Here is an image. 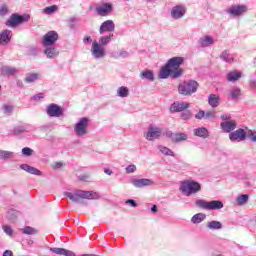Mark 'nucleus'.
<instances>
[{"mask_svg": "<svg viewBox=\"0 0 256 256\" xmlns=\"http://www.w3.org/2000/svg\"><path fill=\"white\" fill-rule=\"evenodd\" d=\"M185 63V58L183 57H172L167 63L161 68L158 77L159 79H179L183 75V69H181L182 64Z\"/></svg>", "mask_w": 256, "mask_h": 256, "instance_id": "obj_1", "label": "nucleus"}, {"mask_svg": "<svg viewBox=\"0 0 256 256\" xmlns=\"http://www.w3.org/2000/svg\"><path fill=\"white\" fill-rule=\"evenodd\" d=\"M66 197L73 203H83V199L89 201L101 199V195L95 191L75 190L73 192H65Z\"/></svg>", "mask_w": 256, "mask_h": 256, "instance_id": "obj_2", "label": "nucleus"}, {"mask_svg": "<svg viewBox=\"0 0 256 256\" xmlns=\"http://www.w3.org/2000/svg\"><path fill=\"white\" fill-rule=\"evenodd\" d=\"M179 191L185 197H191V195H196L201 191V184L195 180H184L180 183Z\"/></svg>", "mask_w": 256, "mask_h": 256, "instance_id": "obj_3", "label": "nucleus"}, {"mask_svg": "<svg viewBox=\"0 0 256 256\" xmlns=\"http://www.w3.org/2000/svg\"><path fill=\"white\" fill-rule=\"evenodd\" d=\"M196 207L198 209H204L205 211H217L219 209H223L224 205L220 200H212L207 202L204 199H199L195 201Z\"/></svg>", "mask_w": 256, "mask_h": 256, "instance_id": "obj_4", "label": "nucleus"}, {"mask_svg": "<svg viewBox=\"0 0 256 256\" xmlns=\"http://www.w3.org/2000/svg\"><path fill=\"white\" fill-rule=\"evenodd\" d=\"M30 19L31 15L29 14L19 15L17 13H14L6 21V27L15 29V27H19V25H23V23H29Z\"/></svg>", "mask_w": 256, "mask_h": 256, "instance_id": "obj_5", "label": "nucleus"}, {"mask_svg": "<svg viewBox=\"0 0 256 256\" xmlns=\"http://www.w3.org/2000/svg\"><path fill=\"white\" fill-rule=\"evenodd\" d=\"M197 89H199V83L195 80H189L178 86V93L184 96H191L193 93H197Z\"/></svg>", "mask_w": 256, "mask_h": 256, "instance_id": "obj_6", "label": "nucleus"}, {"mask_svg": "<svg viewBox=\"0 0 256 256\" xmlns=\"http://www.w3.org/2000/svg\"><path fill=\"white\" fill-rule=\"evenodd\" d=\"M89 127V118L82 117L79 121L74 125V133L76 137H85L89 133L87 128Z\"/></svg>", "mask_w": 256, "mask_h": 256, "instance_id": "obj_7", "label": "nucleus"}, {"mask_svg": "<svg viewBox=\"0 0 256 256\" xmlns=\"http://www.w3.org/2000/svg\"><path fill=\"white\" fill-rule=\"evenodd\" d=\"M59 41V34L57 31L51 30L48 31L42 38V45L44 47H51Z\"/></svg>", "mask_w": 256, "mask_h": 256, "instance_id": "obj_8", "label": "nucleus"}, {"mask_svg": "<svg viewBox=\"0 0 256 256\" xmlns=\"http://www.w3.org/2000/svg\"><path fill=\"white\" fill-rule=\"evenodd\" d=\"M162 133L163 132L160 127L150 125L147 132L144 133V137L147 141H155L161 137Z\"/></svg>", "mask_w": 256, "mask_h": 256, "instance_id": "obj_9", "label": "nucleus"}, {"mask_svg": "<svg viewBox=\"0 0 256 256\" xmlns=\"http://www.w3.org/2000/svg\"><path fill=\"white\" fill-rule=\"evenodd\" d=\"M91 55L94 59H103L107 55V52L105 51V47L100 46L97 44V40H94L92 42Z\"/></svg>", "mask_w": 256, "mask_h": 256, "instance_id": "obj_10", "label": "nucleus"}, {"mask_svg": "<svg viewBox=\"0 0 256 256\" xmlns=\"http://www.w3.org/2000/svg\"><path fill=\"white\" fill-rule=\"evenodd\" d=\"M63 113V108L55 103H51L46 107V114L48 117L59 118L62 117Z\"/></svg>", "mask_w": 256, "mask_h": 256, "instance_id": "obj_11", "label": "nucleus"}, {"mask_svg": "<svg viewBox=\"0 0 256 256\" xmlns=\"http://www.w3.org/2000/svg\"><path fill=\"white\" fill-rule=\"evenodd\" d=\"M229 139L232 143H241V141L247 139V132H245L243 128H239L238 130L229 133Z\"/></svg>", "mask_w": 256, "mask_h": 256, "instance_id": "obj_12", "label": "nucleus"}, {"mask_svg": "<svg viewBox=\"0 0 256 256\" xmlns=\"http://www.w3.org/2000/svg\"><path fill=\"white\" fill-rule=\"evenodd\" d=\"M131 185H133V187H136V189H143V187H151L152 185L155 184V182H153L152 179L149 178H132L130 180Z\"/></svg>", "mask_w": 256, "mask_h": 256, "instance_id": "obj_13", "label": "nucleus"}, {"mask_svg": "<svg viewBox=\"0 0 256 256\" xmlns=\"http://www.w3.org/2000/svg\"><path fill=\"white\" fill-rule=\"evenodd\" d=\"M248 8L246 5H232L227 9L228 15L232 17H241V15H245L247 13Z\"/></svg>", "mask_w": 256, "mask_h": 256, "instance_id": "obj_14", "label": "nucleus"}, {"mask_svg": "<svg viewBox=\"0 0 256 256\" xmlns=\"http://www.w3.org/2000/svg\"><path fill=\"white\" fill-rule=\"evenodd\" d=\"M185 13H187V7L184 5H176L172 7L170 15L173 19H183L185 17Z\"/></svg>", "mask_w": 256, "mask_h": 256, "instance_id": "obj_15", "label": "nucleus"}, {"mask_svg": "<svg viewBox=\"0 0 256 256\" xmlns=\"http://www.w3.org/2000/svg\"><path fill=\"white\" fill-rule=\"evenodd\" d=\"M96 13L100 15V17L111 15V13H113V4L107 2L102 3L100 6L96 7Z\"/></svg>", "mask_w": 256, "mask_h": 256, "instance_id": "obj_16", "label": "nucleus"}, {"mask_svg": "<svg viewBox=\"0 0 256 256\" xmlns=\"http://www.w3.org/2000/svg\"><path fill=\"white\" fill-rule=\"evenodd\" d=\"M189 107H191V103H189V102L176 101L171 104L170 113H181L182 111L189 109Z\"/></svg>", "mask_w": 256, "mask_h": 256, "instance_id": "obj_17", "label": "nucleus"}, {"mask_svg": "<svg viewBox=\"0 0 256 256\" xmlns=\"http://www.w3.org/2000/svg\"><path fill=\"white\" fill-rule=\"evenodd\" d=\"M113 31H115V22L113 20L104 21L99 28L100 35H103V33H113Z\"/></svg>", "mask_w": 256, "mask_h": 256, "instance_id": "obj_18", "label": "nucleus"}, {"mask_svg": "<svg viewBox=\"0 0 256 256\" xmlns=\"http://www.w3.org/2000/svg\"><path fill=\"white\" fill-rule=\"evenodd\" d=\"M217 40H215V38L211 35H204L202 37L199 38L198 40V45L200 47H211V45H215Z\"/></svg>", "mask_w": 256, "mask_h": 256, "instance_id": "obj_19", "label": "nucleus"}, {"mask_svg": "<svg viewBox=\"0 0 256 256\" xmlns=\"http://www.w3.org/2000/svg\"><path fill=\"white\" fill-rule=\"evenodd\" d=\"M220 127L224 133H231V131H235V129H237V121L227 120L221 122Z\"/></svg>", "mask_w": 256, "mask_h": 256, "instance_id": "obj_20", "label": "nucleus"}, {"mask_svg": "<svg viewBox=\"0 0 256 256\" xmlns=\"http://www.w3.org/2000/svg\"><path fill=\"white\" fill-rule=\"evenodd\" d=\"M43 53L47 59H57L59 57V49L55 46H45Z\"/></svg>", "mask_w": 256, "mask_h": 256, "instance_id": "obj_21", "label": "nucleus"}, {"mask_svg": "<svg viewBox=\"0 0 256 256\" xmlns=\"http://www.w3.org/2000/svg\"><path fill=\"white\" fill-rule=\"evenodd\" d=\"M236 57L237 56L229 50H223L220 54V59L224 61V63H234Z\"/></svg>", "mask_w": 256, "mask_h": 256, "instance_id": "obj_22", "label": "nucleus"}, {"mask_svg": "<svg viewBox=\"0 0 256 256\" xmlns=\"http://www.w3.org/2000/svg\"><path fill=\"white\" fill-rule=\"evenodd\" d=\"M11 37H13V32L11 30L0 32V45H8L11 42Z\"/></svg>", "mask_w": 256, "mask_h": 256, "instance_id": "obj_23", "label": "nucleus"}, {"mask_svg": "<svg viewBox=\"0 0 256 256\" xmlns=\"http://www.w3.org/2000/svg\"><path fill=\"white\" fill-rule=\"evenodd\" d=\"M20 169L26 171V173H30V175H37L38 177H41V175H43V173L39 169L28 164H21Z\"/></svg>", "mask_w": 256, "mask_h": 256, "instance_id": "obj_24", "label": "nucleus"}, {"mask_svg": "<svg viewBox=\"0 0 256 256\" xmlns=\"http://www.w3.org/2000/svg\"><path fill=\"white\" fill-rule=\"evenodd\" d=\"M19 73V70L15 67H10V66H3L0 68V75L2 77L5 76H10V75H17Z\"/></svg>", "mask_w": 256, "mask_h": 256, "instance_id": "obj_25", "label": "nucleus"}, {"mask_svg": "<svg viewBox=\"0 0 256 256\" xmlns=\"http://www.w3.org/2000/svg\"><path fill=\"white\" fill-rule=\"evenodd\" d=\"M206 229H208V231H221V229H223V223L217 220L208 221Z\"/></svg>", "mask_w": 256, "mask_h": 256, "instance_id": "obj_26", "label": "nucleus"}, {"mask_svg": "<svg viewBox=\"0 0 256 256\" xmlns=\"http://www.w3.org/2000/svg\"><path fill=\"white\" fill-rule=\"evenodd\" d=\"M49 251H51V253H55V255L75 256V253L73 251L67 250L65 248L53 247L50 248Z\"/></svg>", "mask_w": 256, "mask_h": 256, "instance_id": "obj_27", "label": "nucleus"}, {"mask_svg": "<svg viewBox=\"0 0 256 256\" xmlns=\"http://www.w3.org/2000/svg\"><path fill=\"white\" fill-rule=\"evenodd\" d=\"M220 101H221V97L217 94H210L208 96V104L210 105V107H213V109L217 108Z\"/></svg>", "mask_w": 256, "mask_h": 256, "instance_id": "obj_28", "label": "nucleus"}, {"mask_svg": "<svg viewBox=\"0 0 256 256\" xmlns=\"http://www.w3.org/2000/svg\"><path fill=\"white\" fill-rule=\"evenodd\" d=\"M193 133L195 137H201L202 139H207V137H209V130L205 127L195 128Z\"/></svg>", "mask_w": 256, "mask_h": 256, "instance_id": "obj_29", "label": "nucleus"}, {"mask_svg": "<svg viewBox=\"0 0 256 256\" xmlns=\"http://www.w3.org/2000/svg\"><path fill=\"white\" fill-rule=\"evenodd\" d=\"M114 34L110 33L109 35H104L99 38L97 41V44L100 45L101 47H107L109 43H111V39H113Z\"/></svg>", "mask_w": 256, "mask_h": 256, "instance_id": "obj_30", "label": "nucleus"}, {"mask_svg": "<svg viewBox=\"0 0 256 256\" xmlns=\"http://www.w3.org/2000/svg\"><path fill=\"white\" fill-rule=\"evenodd\" d=\"M241 77H242L241 72L234 70L227 74L226 79L230 83H235L236 81H239Z\"/></svg>", "mask_w": 256, "mask_h": 256, "instance_id": "obj_31", "label": "nucleus"}, {"mask_svg": "<svg viewBox=\"0 0 256 256\" xmlns=\"http://www.w3.org/2000/svg\"><path fill=\"white\" fill-rule=\"evenodd\" d=\"M113 59H127L129 57V52H127L124 49H121L119 51H115L112 53Z\"/></svg>", "mask_w": 256, "mask_h": 256, "instance_id": "obj_32", "label": "nucleus"}, {"mask_svg": "<svg viewBox=\"0 0 256 256\" xmlns=\"http://www.w3.org/2000/svg\"><path fill=\"white\" fill-rule=\"evenodd\" d=\"M14 156H15V152L0 149L1 161H8V159H13Z\"/></svg>", "mask_w": 256, "mask_h": 256, "instance_id": "obj_33", "label": "nucleus"}, {"mask_svg": "<svg viewBox=\"0 0 256 256\" xmlns=\"http://www.w3.org/2000/svg\"><path fill=\"white\" fill-rule=\"evenodd\" d=\"M141 79H147V81H155V74L151 70H144L140 73Z\"/></svg>", "mask_w": 256, "mask_h": 256, "instance_id": "obj_34", "label": "nucleus"}, {"mask_svg": "<svg viewBox=\"0 0 256 256\" xmlns=\"http://www.w3.org/2000/svg\"><path fill=\"white\" fill-rule=\"evenodd\" d=\"M207 216L203 213H198L195 214L192 218H191V223H193L194 225H198L199 223H203V221H205V218Z\"/></svg>", "mask_w": 256, "mask_h": 256, "instance_id": "obj_35", "label": "nucleus"}, {"mask_svg": "<svg viewBox=\"0 0 256 256\" xmlns=\"http://www.w3.org/2000/svg\"><path fill=\"white\" fill-rule=\"evenodd\" d=\"M117 97H121L122 99H125V97H129V88L126 86H121L117 89L116 92Z\"/></svg>", "mask_w": 256, "mask_h": 256, "instance_id": "obj_36", "label": "nucleus"}, {"mask_svg": "<svg viewBox=\"0 0 256 256\" xmlns=\"http://www.w3.org/2000/svg\"><path fill=\"white\" fill-rule=\"evenodd\" d=\"M249 202V195L242 194L236 197V203L239 205V207H242V205H245Z\"/></svg>", "mask_w": 256, "mask_h": 256, "instance_id": "obj_37", "label": "nucleus"}, {"mask_svg": "<svg viewBox=\"0 0 256 256\" xmlns=\"http://www.w3.org/2000/svg\"><path fill=\"white\" fill-rule=\"evenodd\" d=\"M158 151L162 153V155H166V157H175V153L173 151L163 145L158 146Z\"/></svg>", "mask_w": 256, "mask_h": 256, "instance_id": "obj_38", "label": "nucleus"}, {"mask_svg": "<svg viewBox=\"0 0 256 256\" xmlns=\"http://www.w3.org/2000/svg\"><path fill=\"white\" fill-rule=\"evenodd\" d=\"M189 136L186 133H175L173 143H181V141H187Z\"/></svg>", "mask_w": 256, "mask_h": 256, "instance_id": "obj_39", "label": "nucleus"}, {"mask_svg": "<svg viewBox=\"0 0 256 256\" xmlns=\"http://www.w3.org/2000/svg\"><path fill=\"white\" fill-rule=\"evenodd\" d=\"M39 77V73H30L26 75L24 81L25 83H35V81H37Z\"/></svg>", "mask_w": 256, "mask_h": 256, "instance_id": "obj_40", "label": "nucleus"}, {"mask_svg": "<svg viewBox=\"0 0 256 256\" xmlns=\"http://www.w3.org/2000/svg\"><path fill=\"white\" fill-rule=\"evenodd\" d=\"M59 9V7L57 5H52V6H48V7H45L43 10H42V13L44 15H53V13H56V11Z\"/></svg>", "mask_w": 256, "mask_h": 256, "instance_id": "obj_41", "label": "nucleus"}, {"mask_svg": "<svg viewBox=\"0 0 256 256\" xmlns=\"http://www.w3.org/2000/svg\"><path fill=\"white\" fill-rule=\"evenodd\" d=\"M29 131V126H18L14 129V135H21V133H27Z\"/></svg>", "mask_w": 256, "mask_h": 256, "instance_id": "obj_42", "label": "nucleus"}, {"mask_svg": "<svg viewBox=\"0 0 256 256\" xmlns=\"http://www.w3.org/2000/svg\"><path fill=\"white\" fill-rule=\"evenodd\" d=\"M230 97L231 99H238V97H241V89L234 87L230 90Z\"/></svg>", "mask_w": 256, "mask_h": 256, "instance_id": "obj_43", "label": "nucleus"}, {"mask_svg": "<svg viewBox=\"0 0 256 256\" xmlns=\"http://www.w3.org/2000/svg\"><path fill=\"white\" fill-rule=\"evenodd\" d=\"M246 137L252 141V143H256V131L249 130L246 132Z\"/></svg>", "mask_w": 256, "mask_h": 256, "instance_id": "obj_44", "label": "nucleus"}, {"mask_svg": "<svg viewBox=\"0 0 256 256\" xmlns=\"http://www.w3.org/2000/svg\"><path fill=\"white\" fill-rule=\"evenodd\" d=\"M28 55H31L32 57H36V55H39V49L35 46H31L28 48Z\"/></svg>", "mask_w": 256, "mask_h": 256, "instance_id": "obj_45", "label": "nucleus"}, {"mask_svg": "<svg viewBox=\"0 0 256 256\" xmlns=\"http://www.w3.org/2000/svg\"><path fill=\"white\" fill-rule=\"evenodd\" d=\"M22 155L24 157H31V155H33V149L29 148V147H24L22 149Z\"/></svg>", "mask_w": 256, "mask_h": 256, "instance_id": "obj_46", "label": "nucleus"}, {"mask_svg": "<svg viewBox=\"0 0 256 256\" xmlns=\"http://www.w3.org/2000/svg\"><path fill=\"white\" fill-rule=\"evenodd\" d=\"M2 229H3L4 233H6L8 235V237H13V228H11V226L4 225V226H2Z\"/></svg>", "mask_w": 256, "mask_h": 256, "instance_id": "obj_47", "label": "nucleus"}, {"mask_svg": "<svg viewBox=\"0 0 256 256\" xmlns=\"http://www.w3.org/2000/svg\"><path fill=\"white\" fill-rule=\"evenodd\" d=\"M22 233H24V235H35L36 231L33 228L26 226L22 229Z\"/></svg>", "mask_w": 256, "mask_h": 256, "instance_id": "obj_48", "label": "nucleus"}, {"mask_svg": "<svg viewBox=\"0 0 256 256\" xmlns=\"http://www.w3.org/2000/svg\"><path fill=\"white\" fill-rule=\"evenodd\" d=\"M3 111L5 115H11V113H13V106L5 104L3 106Z\"/></svg>", "mask_w": 256, "mask_h": 256, "instance_id": "obj_49", "label": "nucleus"}, {"mask_svg": "<svg viewBox=\"0 0 256 256\" xmlns=\"http://www.w3.org/2000/svg\"><path fill=\"white\" fill-rule=\"evenodd\" d=\"M125 171L128 174L135 173V171H137V166H135L134 164H131L125 168Z\"/></svg>", "mask_w": 256, "mask_h": 256, "instance_id": "obj_50", "label": "nucleus"}, {"mask_svg": "<svg viewBox=\"0 0 256 256\" xmlns=\"http://www.w3.org/2000/svg\"><path fill=\"white\" fill-rule=\"evenodd\" d=\"M7 13H9V8L5 5L0 7V15L1 17H5V15H7Z\"/></svg>", "mask_w": 256, "mask_h": 256, "instance_id": "obj_51", "label": "nucleus"}, {"mask_svg": "<svg viewBox=\"0 0 256 256\" xmlns=\"http://www.w3.org/2000/svg\"><path fill=\"white\" fill-rule=\"evenodd\" d=\"M181 117L184 121H187V119H191V111H184L182 114H181Z\"/></svg>", "mask_w": 256, "mask_h": 256, "instance_id": "obj_52", "label": "nucleus"}, {"mask_svg": "<svg viewBox=\"0 0 256 256\" xmlns=\"http://www.w3.org/2000/svg\"><path fill=\"white\" fill-rule=\"evenodd\" d=\"M45 95L43 93L36 94L32 96V101H41V99H44Z\"/></svg>", "mask_w": 256, "mask_h": 256, "instance_id": "obj_53", "label": "nucleus"}, {"mask_svg": "<svg viewBox=\"0 0 256 256\" xmlns=\"http://www.w3.org/2000/svg\"><path fill=\"white\" fill-rule=\"evenodd\" d=\"M164 135L166 137H168V139H171V141L173 142L174 139H175V134L171 131V130H168L164 133Z\"/></svg>", "mask_w": 256, "mask_h": 256, "instance_id": "obj_54", "label": "nucleus"}, {"mask_svg": "<svg viewBox=\"0 0 256 256\" xmlns=\"http://www.w3.org/2000/svg\"><path fill=\"white\" fill-rule=\"evenodd\" d=\"M205 119H215V112L213 111H208L205 113Z\"/></svg>", "mask_w": 256, "mask_h": 256, "instance_id": "obj_55", "label": "nucleus"}, {"mask_svg": "<svg viewBox=\"0 0 256 256\" xmlns=\"http://www.w3.org/2000/svg\"><path fill=\"white\" fill-rule=\"evenodd\" d=\"M203 117H205V111L200 110L196 115H195V119H203Z\"/></svg>", "mask_w": 256, "mask_h": 256, "instance_id": "obj_56", "label": "nucleus"}, {"mask_svg": "<svg viewBox=\"0 0 256 256\" xmlns=\"http://www.w3.org/2000/svg\"><path fill=\"white\" fill-rule=\"evenodd\" d=\"M126 204L131 205V207H137V202H135L133 199L126 200Z\"/></svg>", "mask_w": 256, "mask_h": 256, "instance_id": "obj_57", "label": "nucleus"}, {"mask_svg": "<svg viewBox=\"0 0 256 256\" xmlns=\"http://www.w3.org/2000/svg\"><path fill=\"white\" fill-rule=\"evenodd\" d=\"M221 119H222L223 121H231V115H229V114H223V115H221Z\"/></svg>", "mask_w": 256, "mask_h": 256, "instance_id": "obj_58", "label": "nucleus"}, {"mask_svg": "<svg viewBox=\"0 0 256 256\" xmlns=\"http://www.w3.org/2000/svg\"><path fill=\"white\" fill-rule=\"evenodd\" d=\"M53 169H61L63 167V163L61 162H56L52 165Z\"/></svg>", "mask_w": 256, "mask_h": 256, "instance_id": "obj_59", "label": "nucleus"}, {"mask_svg": "<svg viewBox=\"0 0 256 256\" xmlns=\"http://www.w3.org/2000/svg\"><path fill=\"white\" fill-rule=\"evenodd\" d=\"M89 178H90V177H89V175H87V174H83V175H80V176H79V180H80V181H87Z\"/></svg>", "mask_w": 256, "mask_h": 256, "instance_id": "obj_60", "label": "nucleus"}, {"mask_svg": "<svg viewBox=\"0 0 256 256\" xmlns=\"http://www.w3.org/2000/svg\"><path fill=\"white\" fill-rule=\"evenodd\" d=\"M249 83H250L251 89H256V80L255 79H251L249 81Z\"/></svg>", "mask_w": 256, "mask_h": 256, "instance_id": "obj_61", "label": "nucleus"}, {"mask_svg": "<svg viewBox=\"0 0 256 256\" xmlns=\"http://www.w3.org/2000/svg\"><path fill=\"white\" fill-rule=\"evenodd\" d=\"M3 256H13V251L11 250L4 251Z\"/></svg>", "mask_w": 256, "mask_h": 256, "instance_id": "obj_62", "label": "nucleus"}, {"mask_svg": "<svg viewBox=\"0 0 256 256\" xmlns=\"http://www.w3.org/2000/svg\"><path fill=\"white\" fill-rule=\"evenodd\" d=\"M104 173H106V175H113V171L111 169H105Z\"/></svg>", "mask_w": 256, "mask_h": 256, "instance_id": "obj_63", "label": "nucleus"}, {"mask_svg": "<svg viewBox=\"0 0 256 256\" xmlns=\"http://www.w3.org/2000/svg\"><path fill=\"white\" fill-rule=\"evenodd\" d=\"M91 41V36H87L83 39V43H89Z\"/></svg>", "mask_w": 256, "mask_h": 256, "instance_id": "obj_64", "label": "nucleus"}]
</instances>
